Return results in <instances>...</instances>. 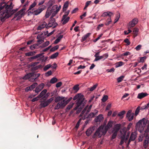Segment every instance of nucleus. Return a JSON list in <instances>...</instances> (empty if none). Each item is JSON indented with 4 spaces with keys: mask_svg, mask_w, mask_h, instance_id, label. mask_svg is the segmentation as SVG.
<instances>
[{
    "mask_svg": "<svg viewBox=\"0 0 149 149\" xmlns=\"http://www.w3.org/2000/svg\"><path fill=\"white\" fill-rule=\"evenodd\" d=\"M39 63V62H36L34 63H32L30 64V66L33 67L36 66V65H38Z\"/></svg>",
    "mask_w": 149,
    "mask_h": 149,
    "instance_id": "4d7b16f0",
    "label": "nucleus"
},
{
    "mask_svg": "<svg viewBox=\"0 0 149 149\" xmlns=\"http://www.w3.org/2000/svg\"><path fill=\"white\" fill-rule=\"evenodd\" d=\"M120 14H117V15H116V18L115 19V21L114 22V23H116L118 20L119 18H120Z\"/></svg>",
    "mask_w": 149,
    "mask_h": 149,
    "instance_id": "680f3d73",
    "label": "nucleus"
},
{
    "mask_svg": "<svg viewBox=\"0 0 149 149\" xmlns=\"http://www.w3.org/2000/svg\"><path fill=\"white\" fill-rule=\"evenodd\" d=\"M45 84L43 83H41L35 89V91L36 93H39L41 91L44 87Z\"/></svg>",
    "mask_w": 149,
    "mask_h": 149,
    "instance_id": "f3484780",
    "label": "nucleus"
},
{
    "mask_svg": "<svg viewBox=\"0 0 149 149\" xmlns=\"http://www.w3.org/2000/svg\"><path fill=\"white\" fill-rule=\"evenodd\" d=\"M52 74V72L51 71H48L45 74V75L46 76H49L51 75Z\"/></svg>",
    "mask_w": 149,
    "mask_h": 149,
    "instance_id": "338daca9",
    "label": "nucleus"
},
{
    "mask_svg": "<svg viewBox=\"0 0 149 149\" xmlns=\"http://www.w3.org/2000/svg\"><path fill=\"white\" fill-rule=\"evenodd\" d=\"M52 66V65L50 64H48L45 66L43 68L44 71H46Z\"/></svg>",
    "mask_w": 149,
    "mask_h": 149,
    "instance_id": "3c124183",
    "label": "nucleus"
},
{
    "mask_svg": "<svg viewBox=\"0 0 149 149\" xmlns=\"http://www.w3.org/2000/svg\"><path fill=\"white\" fill-rule=\"evenodd\" d=\"M47 90L45 89L43 90L38 95V97L39 98H41L44 95H45V94L47 93Z\"/></svg>",
    "mask_w": 149,
    "mask_h": 149,
    "instance_id": "c85d7f7f",
    "label": "nucleus"
},
{
    "mask_svg": "<svg viewBox=\"0 0 149 149\" xmlns=\"http://www.w3.org/2000/svg\"><path fill=\"white\" fill-rule=\"evenodd\" d=\"M57 80V79L56 77H54L51 79L50 83L51 84H54L56 82Z\"/></svg>",
    "mask_w": 149,
    "mask_h": 149,
    "instance_id": "a19ab883",
    "label": "nucleus"
},
{
    "mask_svg": "<svg viewBox=\"0 0 149 149\" xmlns=\"http://www.w3.org/2000/svg\"><path fill=\"white\" fill-rule=\"evenodd\" d=\"M121 125L120 124H117L114 127V130L115 132H116L117 133L120 129Z\"/></svg>",
    "mask_w": 149,
    "mask_h": 149,
    "instance_id": "393cba45",
    "label": "nucleus"
},
{
    "mask_svg": "<svg viewBox=\"0 0 149 149\" xmlns=\"http://www.w3.org/2000/svg\"><path fill=\"white\" fill-rule=\"evenodd\" d=\"M14 6V5H13L12 3H10V15H12L14 13L17 12L18 10V8L12 10Z\"/></svg>",
    "mask_w": 149,
    "mask_h": 149,
    "instance_id": "a211bd4d",
    "label": "nucleus"
},
{
    "mask_svg": "<svg viewBox=\"0 0 149 149\" xmlns=\"http://www.w3.org/2000/svg\"><path fill=\"white\" fill-rule=\"evenodd\" d=\"M112 126V122L111 121H109L107 125L106 126L104 125V127L107 131L109 128L111 127Z\"/></svg>",
    "mask_w": 149,
    "mask_h": 149,
    "instance_id": "a878e982",
    "label": "nucleus"
},
{
    "mask_svg": "<svg viewBox=\"0 0 149 149\" xmlns=\"http://www.w3.org/2000/svg\"><path fill=\"white\" fill-rule=\"evenodd\" d=\"M115 69L114 68H112L111 69H107V71L108 72H113L114 71Z\"/></svg>",
    "mask_w": 149,
    "mask_h": 149,
    "instance_id": "0e129e2a",
    "label": "nucleus"
},
{
    "mask_svg": "<svg viewBox=\"0 0 149 149\" xmlns=\"http://www.w3.org/2000/svg\"><path fill=\"white\" fill-rule=\"evenodd\" d=\"M148 122V120L145 118H143L141 120H139L137 123L136 126V129L140 132H142L144 130L147 125V122Z\"/></svg>",
    "mask_w": 149,
    "mask_h": 149,
    "instance_id": "39448f33",
    "label": "nucleus"
},
{
    "mask_svg": "<svg viewBox=\"0 0 149 149\" xmlns=\"http://www.w3.org/2000/svg\"><path fill=\"white\" fill-rule=\"evenodd\" d=\"M69 3L68 1H66L63 6V11H65L68 6Z\"/></svg>",
    "mask_w": 149,
    "mask_h": 149,
    "instance_id": "bb28decb",
    "label": "nucleus"
},
{
    "mask_svg": "<svg viewBox=\"0 0 149 149\" xmlns=\"http://www.w3.org/2000/svg\"><path fill=\"white\" fill-rule=\"evenodd\" d=\"M141 46H142L141 45H138L135 47V49L137 51H139L141 49Z\"/></svg>",
    "mask_w": 149,
    "mask_h": 149,
    "instance_id": "774afa93",
    "label": "nucleus"
},
{
    "mask_svg": "<svg viewBox=\"0 0 149 149\" xmlns=\"http://www.w3.org/2000/svg\"><path fill=\"white\" fill-rule=\"evenodd\" d=\"M103 115L100 114L95 118V120L96 122H100L103 120Z\"/></svg>",
    "mask_w": 149,
    "mask_h": 149,
    "instance_id": "aec40b11",
    "label": "nucleus"
},
{
    "mask_svg": "<svg viewBox=\"0 0 149 149\" xmlns=\"http://www.w3.org/2000/svg\"><path fill=\"white\" fill-rule=\"evenodd\" d=\"M98 111L96 109H95L94 112L91 113L87 116V118H92L94 117L98 113Z\"/></svg>",
    "mask_w": 149,
    "mask_h": 149,
    "instance_id": "4be33fe9",
    "label": "nucleus"
},
{
    "mask_svg": "<svg viewBox=\"0 0 149 149\" xmlns=\"http://www.w3.org/2000/svg\"><path fill=\"white\" fill-rule=\"evenodd\" d=\"M149 143V141H144L143 145L144 148H146L147 147Z\"/></svg>",
    "mask_w": 149,
    "mask_h": 149,
    "instance_id": "13d9d810",
    "label": "nucleus"
},
{
    "mask_svg": "<svg viewBox=\"0 0 149 149\" xmlns=\"http://www.w3.org/2000/svg\"><path fill=\"white\" fill-rule=\"evenodd\" d=\"M36 5V3L34 1L32 4H31L29 8V10H31L32 8H34Z\"/></svg>",
    "mask_w": 149,
    "mask_h": 149,
    "instance_id": "5fc2aeb1",
    "label": "nucleus"
},
{
    "mask_svg": "<svg viewBox=\"0 0 149 149\" xmlns=\"http://www.w3.org/2000/svg\"><path fill=\"white\" fill-rule=\"evenodd\" d=\"M88 107V106H86L85 108L82 111L80 115H79V117H81L83 116L84 114L86 112V110H87V109Z\"/></svg>",
    "mask_w": 149,
    "mask_h": 149,
    "instance_id": "c9c22d12",
    "label": "nucleus"
},
{
    "mask_svg": "<svg viewBox=\"0 0 149 149\" xmlns=\"http://www.w3.org/2000/svg\"><path fill=\"white\" fill-rule=\"evenodd\" d=\"M137 134L136 132H132L131 134L130 139L128 140L127 146H128L131 141H134L137 136Z\"/></svg>",
    "mask_w": 149,
    "mask_h": 149,
    "instance_id": "f8f14e48",
    "label": "nucleus"
},
{
    "mask_svg": "<svg viewBox=\"0 0 149 149\" xmlns=\"http://www.w3.org/2000/svg\"><path fill=\"white\" fill-rule=\"evenodd\" d=\"M70 12V10H68L67 12L65 13L63 15L62 18L61 19V21L63 22V20H64L66 18Z\"/></svg>",
    "mask_w": 149,
    "mask_h": 149,
    "instance_id": "cd10ccee",
    "label": "nucleus"
},
{
    "mask_svg": "<svg viewBox=\"0 0 149 149\" xmlns=\"http://www.w3.org/2000/svg\"><path fill=\"white\" fill-rule=\"evenodd\" d=\"M38 46V44L36 45H33L30 46V49L31 50H33L36 48Z\"/></svg>",
    "mask_w": 149,
    "mask_h": 149,
    "instance_id": "49530a36",
    "label": "nucleus"
},
{
    "mask_svg": "<svg viewBox=\"0 0 149 149\" xmlns=\"http://www.w3.org/2000/svg\"><path fill=\"white\" fill-rule=\"evenodd\" d=\"M47 23L45 21H43L42 22L41 24L39 25V26L37 28L38 30H41L43 28H45V27H46V28H47Z\"/></svg>",
    "mask_w": 149,
    "mask_h": 149,
    "instance_id": "6ab92c4d",
    "label": "nucleus"
},
{
    "mask_svg": "<svg viewBox=\"0 0 149 149\" xmlns=\"http://www.w3.org/2000/svg\"><path fill=\"white\" fill-rule=\"evenodd\" d=\"M25 8H22L16 13L14 16V18L17 17L16 20L20 19L25 15Z\"/></svg>",
    "mask_w": 149,
    "mask_h": 149,
    "instance_id": "1a4fd4ad",
    "label": "nucleus"
},
{
    "mask_svg": "<svg viewBox=\"0 0 149 149\" xmlns=\"http://www.w3.org/2000/svg\"><path fill=\"white\" fill-rule=\"evenodd\" d=\"M72 98H70L66 100L64 97L62 96H58L56 97L55 100V102H58L55 106L54 109L55 110L58 109H59L63 108L71 100Z\"/></svg>",
    "mask_w": 149,
    "mask_h": 149,
    "instance_id": "f03ea898",
    "label": "nucleus"
},
{
    "mask_svg": "<svg viewBox=\"0 0 149 149\" xmlns=\"http://www.w3.org/2000/svg\"><path fill=\"white\" fill-rule=\"evenodd\" d=\"M43 6H42L41 7H39L38 9L36 10H35L33 12L31 11L29 12L28 13V15H29L30 13L33 14L35 15H38L45 9V6H44V7H42Z\"/></svg>",
    "mask_w": 149,
    "mask_h": 149,
    "instance_id": "9d476101",
    "label": "nucleus"
},
{
    "mask_svg": "<svg viewBox=\"0 0 149 149\" xmlns=\"http://www.w3.org/2000/svg\"><path fill=\"white\" fill-rule=\"evenodd\" d=\"M91 35V33H87L86 35L84 36L82 38V39L84 41L88 37Z\"/></svg>",
    "mask_w": 149,
    "mask_h": 149,
    "instance_id": "58836bf2",
    "label": "nucleus"
},
{
    "mask_svg": "<svg viewBox=\"0 0 149 149\" xmlns=\"http://www.w3.org/2000/svg\"><path fill=\"white\" fill-rule=\"evenodd\" d=\"M117 134V133L116 132H114L112 135L111 138V140H112L113 139H115Z\"/></svg>",
    "mask_w": 149,
    "mask_h": 149,
    "instance_id": "864d4df0",
    "label": "nucleus"
},
{
    "mask_svg": "<svg viewBox=\"0 0 149 149\" xmlns=\"http://www.w3.org/2000/svg\"><path fill=\"white\" fill-rule=\"evenodd\" d=\"M138 19L137 18H135L133 19L129 24V28H131L134 27L137 24L138 22Z\"/></svg>",
    "mask_w": 149,
    "mask_h": 149,
    "instance_id": "2eb2a0df",
    "label": "nucleus"
},
{
    "mask_svg": "<svg viewBox=\"0 0 149 149\" xmlns=\"http://www.w3.org/2000/svg\"><path fill=\"white\" fill-rule=\"evenodd\" d=\"M54 3V0H50L48 2V4L49 7H51Z\"/></svg>",
    "mask_w": 149,
    "mask_h": 149,
    "instance_id": "c03bdc74",
    "label": "nucleus"
},
{
    "mask_svg": "<svg viewBox=\"0 0 149 149\" xmlns=\"http://www.w3.org/2000/svg\"><path fill=\"white\" fill-rule=\"evenodd\" d=\"M138 31L139 29L137 28H134V29L133 32L134 35H135V36H137Z\"/></svg>",
    "mask_w": 149,
    "mask_h": 149,
    "instance_id": "09e8293b",
    "label": "nucleus"
},
{
    "mask_svg": "<svg viewBox=\"0 0 149 149\" xmlns=\"http://www.w3.org/2000/svg\"><path fill=\"white\" fill-rule=\"evenodd\" d=\"M84 96L80 93H78L73 98V100H75L77 99L76 103V106L74 109V110H76L78 109L80 106L82 105L84 106L86 103V101L83 98Z\"/></svg>",
    "mask_w": 149,
    "mask_h": 149,
    "instance_id": "7ed1b4c3",
    "label": "nucleus"
},
{
    "mask_svg": "<svg viewBox=\"0 0 149 149\" xmlns=\"http://www.w3.org/2000/svg\"><path fill=\"white\" fill-rule=\"evenodd\" d=\"M124 77V76H121L117 79V82L118 83L121 82L123 79V78Z\"/></svg>",
    "mask_w": 149,
    "mask_h": 149,
    "instance_id": "de8ad7c7",
    "label": "nucleus"
},
{
    "mask_svg": "<svg viewBox=\"0 0 149 149\" xmlns=\"http://www.w3.org/2000/svg\"><path fill=\"white\" fill-rule=\"evenodd\" d=\"M43 33H42V34L40 35L39 34L37 36L36 38L37 39H38L37 41L38 42L37 44L38 45H40L44 42L43 39L42 38L43 36Z\"/></svg>",
    "mask_w": 149,
    "mask_h": 149,
    "instance_id": "dca6fc26",
    "label": "nucleus"
},
{
    "mask_svg": "<svg viewBox=\"0 0 149 149\" xmlns=\"http://www.w3.org/2000/svg\"><path fill=\"white\" fill-rule=\"evenodd\" d=\"M121 140L120 145H122L124 143V140L127 141L128 139L130 134V132L127 131L125 129H123L120 130Z\"/></svg>",
    "mask_w": 149,
    "mask_h": 149,
    "instance_id": "423d86ee",
    "label": "nucleus"
},
{
    "mask_svg": "<svg viewBox=\"0 0 149 149\" xmlns=\"http://www.w3.org/2000/svg\"><path fill=\"white\" fill-rule=\"evenodd\" d=\"M87 106H88V107L87 109V110H86V112L85 113V114L84 115V116H87V114L90 111H91V108L92 106V105L91 104L90 105L89 107L88 105H87Z\"/></svg>",
    "mask_w": 149,
    "mask_h": 149,
    "instance_id": "473e14b6",
    "label": "nucleus"
},
{
    "mask_svg": "<svg viewBox=\"0 0 149 149\" xmlns=\"http://www.w3.org/2000/svg\"><path fill=\"white\" fill-rule=\"evenodd\" d=\"M140 109V107H138L135 111V114L136 116L139 113Z\"/></svg>",
    "mask_w": 149,
    "mask_h": 149,
    "instance_id": "bf43d9fd",
    "label": "nucleus"
},
{
    "mask_svg": "<svg viewBox=\"0 0 149 149\" xmlns=\"http://www.w3.org/2000/svg\"><path fill=\"white\" fill-rule=\"evenodd\" d=\"M34 76V73H29L25 75L23 78V79L26 80L29 79L31 77H32Z\"/></svg>",
    "mask_w": 149,
    "mask_h": 149,
    "instance_id": "b1692460",
    "label": "nucleus"
},
{
    "mask_svg": "<svg viewBox=\"0 0 149 149\" xmlns=\"http://www.w3.org/2000/svg\"><path fill=\"white\" fill-rule=\"evenodd\" d=\"M126 111L124 110L122 111L119 112L117 114L118 116L120 117L121 118L123 117Z\"/></svg>",
    "mask_w": 149,
    "mask_h": 149,
    "instance_id": "7c9ffc66",
    "label": "nucleus"
},
{
    "mask_svg": "<svg viewBox=\"0 0 149 149\" xmlns=\"http://www.w3.org/2000/svg\"><path fill=\"white\" fill-rule=\"evenodd\" d=\"M124 41L125 43H127V45H130V42L129 40H128V38H126L124 40Z\"/></svg>",
    "mask_w": 149,
    "mask_h": 149,
    "instance_id": "e2e57ef3",
    "label": "nucleus"
},
{
    "mask_svg": "<svg viewBox=\"0 0 149 149\" xmlns=\"http://www.w3.org/2000/svg\"><path fill=\"white\" fill-rule=\"evenodd\" d=\"M58 55V52H56L53 54H52V55H51L50 58L51 59H54L56 57H57V56Z\"/></svg>",
    "mask_w": 149,
    "mask_h": 149,
    "instance_id": "79ce46f5",
    "label": "nucleus"
},
{
    "mask_svg": "<svg viewBox=\"0 0 149 149\" xmlns=\"http://www.w3.org/2000/svg\"><path fill=\"white\" fill-rule=\"evenodd\" d=\"M73 89L74 90L75 92L77 93L79 89V85L77 84L75 85L73 87Z\"/></svg>",
    "mask_w": 149,
    "mask_h": 149,
    "instance_id": "ea45409f",
    "label": "nucleus"
},
{
    "mask_svg": "<svg viewBox=\"0 0 149 149\" xmlns=\"http://www.w3.org/2000/svg\"><path fill=\"white\" fill-rule=\"evenodd\" d=\"M132 112V110H130L127 111L126 114V117L129 121H131L133 119L134 113Z\"/></svg>",
    "mask_w": 149,
    "mask_h": 149,
    "instance_id": "ddd939ff",
    "label": "nucleus"
},
{
    "mask_svg": "<svg viewBox=\"0 0 149 149\" xmlns=\"http://www.w3.org/2000/svg\"><path fill=\"white\" fill-rule=\"evenodd\" d=\"M61 8L60 5L58 7L57 5H55L52 7L51 9L48 8L46 12L45 17L47 18H48L52 14V17H54L58 13Z\"/></svg>",
    "mask_w": 149,
    "mask_h": 149,
    "instance_id": "20e7f679",
    "label": "nucleus"
},
{
    "mask_svg": "<svg viewBox=\"0 0 149 149\" xmlns=\"http://www.w3.org/2000/svg\"><path fill=\"white\" fill-rule=\"evenodd\" d=\"M97 85H98V84H95L93 86L90 88H88V90H89L91 91H93L94 90H95L97 86Z\"/></svg>",
    "mask_w": 149,
    "mask_h": 149,
    "instance_id": "e433bc0d",
    "label": "nucleus"
},
{
    "mask_svg": "<svg viewBox=\"0 0 149 149\" xmlns=\"http://www.w3.org/2000/svg\"><path fill=\"white\" fill-rule=\"evenodd\" d=\"M148 95L146 93H139L137 96V98L139 99H141Z\"/></svg>",
    "mask_w": 149,
    "mask_h": 149,
    "instance_id": "412c9836",
    "label": "nucleus"
},
{
    "mask_svg": "<svg viewBox=\"0 0 149 149\" xmlns=\"http://www.w3.org/2000/svg\"><path fill=\"white\" fill-rule=\"evenodd\" d=\"M42 67V65H39L33 67L31 68V70L32 71H36L38 69Z\"/></svg>",
    "mask_w": 149,
    "mask_h": 149,
    "instance_id": "c756f323",
    "label": "nucleus"
},
{
    "mask_svg": "<svg viewBox=\"0 0 149 149\" xmlns=\"http://www.w3.org/2000/svg\"><path fill=\"white\" fill-rule=\"evenodd\" d=\"M86 118H87V116H86L84 115L83 117H82L81 118H80L79 119V120L77 122V123L80 124V123L82 119L84 120Z\"/></svg>",
    "mask_w": 149,
    "mask_h": 149,
    "instance_id": "052dcab7",
    "label": "nucleus"
},
{
    "mask_svg": "<svg viewBox=\"0 0 149 149\" xmlns=\"http://www.w3.org/2000/svg\"><path fill=\"white\" fill-rule=\"evenodd\" d=\"M124 64L123 62L122 61H120L115 63V67L116 68L122 66Z\"/></svg>",
    "mask_w": 149,
    "mask_h": 149,
    "instance_id": "72a5a7b5",
    "label": "nucleus"
},
{
    "mask_svg": "<svg viewBox=\"0 0 149 149\" xmlns=\"http://www.w3.org/2000/svg\"><path fill=\"white\" fill-rule=\"evenodd\" d=\"M36 52H27L25 53V55L26 56H33L35 54Z\"/></svg>",
    "mask_w": 149,
    "mask_h": 149,
    "instance_id": "2f4dec72",
    "label": "nucleus"
},
{
    "mask_svg": "<svg viewBox=\"0 0 149 149\" xmlns=\"http://www.w3.org/2000/svg\"><path fill=\"white\" fill-rule=\"evenodd\" d=\"M147 128L145 130V132H149V121L148 120V122H147Z\"/></svg>",
    "mask_w": 149,
    "mask_h": 149,
    "instance_id": "69168bd1",
    "label": "nucleus"
},
{
    "mask_svg": "<svg viewBox=\"0 0 149 149\" xmlns=\"http://www.w3.org/2000/svg\"><path fill=\"white\" fill-rule=\"evenodd\" d=\"M95 129V127H90L88 129L86 132V134L87 136H89L93 132Z\"/></svg>",
    "mask_w": 149,
    "mask_h": 149,
    "instance_id": "5701e85b",
    "label": "nucleus"
},
{
    "mask_svg": "<svg viewBox=\"0 0 149 149\" xmlns=\"http://www.w3.org/2000/svg\"><path fill=\"white\" fill-rule=\"evenodd\" d=\"M38 85V84L37 83H34L31 85L30 87V88L32 90L33 88H34Z\"/></svg>",
    "mask_w": 149,
    "mask_h": 149,
    "instance_id": "6e6d98bb",
    "label": "nucleus"
},
{
    "mask_svg": "<svg viewBox=\"0 0 149 149\" xmlns=\"http://www.w3.org/2000/svg\"><path fill=\"white\" fill-rule=\"evenodd\" d=\"M9 17V5L4 3H0V19L1 22Z\"/></svg>",
    "mask_w": 149,
    "mask_h": 149,
    "instance_id": "f257e3e1",
    "label": "nucleus"
},
{
    "mask_svg": "<svg viewBox=\"0 0 149 149\" xmlns=\"http://www.w3.org/2000/svg\"><path fill=\"white\" fill-rule=\"evenodd\" d=\"M49 44V41H47L44 43L42 44V45L40 46V47L41 48H43L47 46Z\"/></svg>",
    "mask_w": 149,
    "mask_h": 149,
    "instance_id": "f704fd0d",
    "label": "nucleus"
},
{
    "mask_svg": "<svg viewBox=\"0 0 149 149\" xmlns=\"http://www.w3.org/2000/svg\"><path fill=\"white\" fill-rule=\"evenodd\" d=\"M59 47V46L58 45H56L52 48L50 49V51L51 52H54Z\"/></svg>",
    "mask_w": 149,
    "mask_h": 149,
    "instance_id": "8fccbe9b",
    "label": "nucleus"
},
{
    "mask_svg": "<svg viewBox=\"0 0 149 149\" xmlns=\"http://www.w3.org/2000/svg\"><path fill=\"white\" fill-rule=\"evenodd\" d=\"M74 105V103H70L69 105L66 108V110L67 111L69 110Z\"/></svg>",
    "mask_w": 149,
    "mask_h": 149,
    "instance_id": "603ef678",
    "label": "nucleus"
},
{
    "mask_svg": "<svg viewBox=\"0 0 149 149\" xmlns=\"http://www.w3.org/2000/svg\"><path fill=\"white\" fill-rule=\"evenodd\" d=\"M108 56V54L107 53H105L103 54L101 56H99L98 57L97 59H95L94 60V61H97L99 60L102 59H103V60L104 61L105 59L107 58Z\"/></svg>",
    "mask_w": 149,
    "mask_h": 149,
    "instance_id": "4468645a",
    "label": "nucleus"
},
{
    "mask_svg": "<svg viewBox=\"0 0 149 149\" xmlns=\"http://www.w3.org/2000/svg\"><path fill=\"white\" fill-rule=\"evenodd\" d=\"M49 104H48L47 101L43 102L40 104L41 107H45L47 106Z\"/></svg>",
    "mask_w": 149,
    "mask_h": 149,
    "instance_id": "4c0bfd02",
    "label": "nucleus"
},
{
    "mask_svg": "<svg viewBox=\"0 0 149 149\" xmlns=\"http://www.w3.org/2000/svg\"><path fill=\"white\" fill-rule=\"evenodd\" d=\"M57 25V23L56 22L55 19L52 17L50 18V20L49 24L47 25V27L49 28L52 27L54 28L56 27Z\"/></svg>",
    "mask_w": 149,
    "mask_h": 149,
    "instance_id": "9b49d317",
    "label": "nucleus"
},
{
    "mask_svg": "<svg viewBox=\"0 0 149 149\" xmlns=\"http://www.w3.org/2000/svg\"><path fill=\"white\" fill-rule=\"evenodd\" d=\"M70 19V17H67L64 20H63V24H65L67 23L69 20Z\"/></svg>",
    "mask_w": 149,
    "mask_h": 149,
    "instance_id": "37998d69",
    "label": "nucleus"
},
{
    "mask_svg": "<svg viewBox=\"0 0 149 149\" xmlns=\"http://www.w3.org/2000/svg\"><path fill=\"white\" fill-rule=\"evenodd\" d=\"M44 54V53H42L38 54L35 56L31 57L30 58V60H33L38 58V61H41L42 62H45L47 59L48 57H44V56L43 55Z\"/></svg>",
    "mask_w": 149,
    "mask_h": 149,
    "instance_id": "6e6552de",
    "label": "nucleus"
},
{
    "mask_svg": "<svg viewBox=\"0 0 149 149\" xmlns=\"http://www.w3.org/2000/svg\"><path fill=\"white\" fill-rule=\"evenodd\" d=\"M107 132V131L104 127V125H101L94 134L93 137L98 136L99 137H100L102 135H105Z\"/></svg>",
    "mask_w": 149,
    "mask_h": 149,
    "instance_id": "0eeeda50",
    "label": "nucleus"
},
{
    "mask_svg": "<svg viewBox=\"0 0 149 149\" xmlns=\"http://www.w3.org/2000/svg\"><path fill=\"white\" fill-rule=\"evenodd\" d=\"M108 99V96L107 95H104L101 100L103 102H106Z\"/></svg>",
    "mask_w": 149,
    "mask_h": 149,
    "instance_id": "a18cd8bd",
    "label": "nucleus"
}]
</instances>
